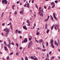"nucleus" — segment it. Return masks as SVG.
Here are the masks:
<instances>
[{
  "label": "nucleus",
  "mask_w": 60,
  "mask_h": 60,
  "mask_svg": "<svg viewBox=\"0 0 60 60\" xmlns=\"http://www.w3.org/2000/svg\"><path fill=\"white\" fill-rule=\"evenodd\" d=\"M27 38H25V40L22 42V43H23L24 42V43H25V42H27Z\"/></svg>",
  "instance_id": "20e7f679"
},
{
  "label": "nucleus",
  "mask_w": 60,
  "mask_h": 60,
  "mask_svg": "<svg viewBox=\"0 0 60 60\" xmlns=\"http://www.w3.org/2000/svg\"><path fill=\"white\" fill-rule=\"evenodd\" d=\"M45 60H49V59L48 58H46V59Z\"/></svg>",
  "instance_id": "603ef678"
},
{
  "label": "nucleus",
  "mask_w": 60,
  "mask_h": 60,
  "mask_svg": "<svg viewBox=\"0 0 60 60\" xmlns=\"http://www.w3.org/2000/svg\"><path fill=\"white\" fill-rule=\"evenodd\" d=\"M35 41H36L37 43H38V42H39L37 40H36Z\"/></svg>",
  "instance_id": "de8ad7c7"
},
{
  "label": "nucleus",
  "mask_w": 60,
  "mask_h": 60,
  "mask_svg": "<svg viewBox=\"0 0 60 60\" xmlns=\"http://www.w3.org/2000/svg\"><path fill=\"white\" fill-rule=\"evenodd\" d=\"M55 44H56L57 46H58V44L56 42V41H55L54 43Z\"/></svg>",
  "instance_id": "9d476101"
},
{
  "label": "nucleus",
  "mask_w": 60,
  "mask_h": 60,
  "mask_svg": "<svg viewBox=\"0 0 60 60\" xmlns=\"http://www.w3.org/2000/svg\"><path fill=\"white\" fill-rule=\"evenodd\" d=\"M8 41L9 42V44H11V40H10V39L9 38H8Z\"/></svg>",
  "instance_id": "0eeeda50"
},
{
  "label": "nucleus",
  "mask_w": 60,
  "mask_h": 60,
  "mask_svg": "<svg viewBox=\"0 0 60 60\" xmlns=\"http://www.w3.org/2000/svg\"><path fill=\"white\" fill-rule=\"evenodd\" d=\"M54 4H55L54 3V2H52L51 3V5H54Z\"/></svg>",
  "instance_id": "aec40b11"
},
{
  "label": "nucleus",
  "mask_w": 60,
  "mask_h": 60,
  "mask_svg": "<svg viewBox=\"0 0 60 60\" xmlns=\"http://www.w3.org/2000/svg\"><path fill=\"white\" fill-rule=\"evenodd\" d=\"M46 50L45 49H43L42 50V51H44V52L45 51H46Z\"/></svg>",
  "instance_id": "a19ab883"
},
{
  "label": "nucleus",
  "mask_w": 60,
  "mask_h": 60,
  "mask_svg": "<svg viewBox=\"0 0 60 60\" xmlns=\"http://www.w3.org/2000/svg\"><path fill=\"white\" fill-rule=\"evenodd\" d=\"M10 30L9 29L7 28H6L4 29L3 31H6V32H7V33H9V32H10Z\"/></svg>",
  "instance_id": "f03ea898"
},
{
  "label": "nucleus",
  "mask_w": 60,
  "mask_h": 60,
  "mask_svg": "<svg viewBox=\"0 0 60 60\" xmlns=\"http://www.w3.org/2000/svg\"><path fill=\"white\" fill-rule=\"evenodd\" d=\"M55 13H54L53 14V17L54 18V19H56L57 20V19L56 18V15H55Z\"/></svg>",
  "instance_id": "423d86ee"
},
{
  "label": "nucleus",
  "mask_w": 60,
  "mask_h": 60,
  "mask_svg": "<svg viewBox=\"0 0 60 60\" xmlns=\"http://www.w3.org/2000/svg\"><path fill=\"white\" fill-rule=\"evenodd\" d=\"M5 2L6 4H7V1L6 0H3L2 1V4H4V3Z\"/></svg>",
  "instance_id": "7ed1b4c3"
},
{
  "label": "nucleus",
  "mask_w": 60,
  "mask_h": 60,
  "mask_svg": "<svg viewBox=\"0 0 60 60\" xmlns=\"http://www.w3.org/2000/svg\"><path fill=\"white\" fill-rule=\"evenodd\" d=\"M1 46H3V44H1Z\"/></svg>",
  "instance_id": "e2e57ef3"
},
{
  "label": "nucleus",
  "mask_w": 60,
  "mask_h": 60,
  "mask_svg": "<svg viewBox=\"0 0 60 60\" xmlns=\"http://www.w3.org/2000/svg\"><path fill=\"white\" fill-rule=\"evenodd\" d=\"M27 25L28 26H30V24L29 23L27 24Z\"/></svg>",
  "instance_id": "8fccbe9b"
},
{
  "label": "nucleus",
  "mask_w": 60,
  "mask_h": 60,
  "mask_svg": "<svg viewBox=\"0 0 60 60\" xmlns=\"http://www.w3.org/2000/svg\"><path fill=\"white\" fill-rule=\"evenodd\" d=\"M56 27H57L58 28V26H58V25H56Z\"/></svg>",
  "instance_id": "79ce46f5"
},
{
  "label": "nucleus",
  "mask_w": 60,
  "mask_h": 60,
  "mask_svg": "<svg viewBox=\"0 0 60 60\" xmlns=\"http://www.w3.org/2000/svg\"><path fill=\"white\" fill-rule=\"evenodd\" d=\"M50 43L51 46H52V47L53 48H54L55 47H54V45H53V39L51 40Z\"/></svg>",
  "instance_id": "f257e3e1"
},
{
  "label": "nucleus",
  "mask_w": 60,
  "mask_h": 60,
  "mask_svg": "<svg viewBox=\"0 0 60 60\" xmlns=\"http://www.w3.org/2000/svg\"><path fill=\"white\" fill-rule=\"evenodd\" d=\"M48 42H46V46H48Z\"/></svg>",
  "instance_id": "3c124183"
},
{
  "label": "nucleus",
  "mask_w": 60,
  "mask_h": 60,
  "mask_svg": "<svg viewBox=\"0 0 60 60\" xmlns=\"http://www.w3.org/2000/svg\"><path fill=\"white\" fill-rule=\"evenodd\" d=\"M23 11H24V9L23 8H22V11H20V14H22H22Z\"/></svg>",
  "instance_id": "39448f33"
},
{
  "label": "nucleus",
  "mask_w": 60,
  "mask_h": 60,
  "mask_svg": "<svg viewBox=\"0 0 60 60\" xmlns=\"http://www.w3.org/2000/svg\"><path fill=\"white\" fill-rule=\"evenodd\" d=\"M26 0H24L23 1V3H25V2H26Z\"/></svg>",
  "instance_id": "680f3d73"
},
{
  "label": "nucleus",
  "mask_w": 60,
  "mask_h": 60,
  "mask_svg": "<svg viewBox=\"0 0 60 60\" xmlns=\"http://www.w3.org/2000/svg\"><path fill=\"white\" fill-rule=\"evenodd\" d=\"M55 58V57L54 56H53L52 58H51L52 59H51V60H52V59H54V58Z\"/></svg>",
  "instance_id": "7c9ffc66"
},
{
  "label": "nucleus",
  "mask_w": 60,
  "mask_h": 60,
  "mask_svg": "<svg viewBox=\"0 0 60 60\" xmlns=\"http://www.w3.org/2000/svg\"><path fill=\"white\" fill-rule=\"evenodd\" d=\"M18 33H19V34H20V33H21V32L20 31H18Z\"/></svg>",
  "instance_id": "a18cd8bd"
},
{
  "label": "nucleus",
  "mask_w": 60,
  "mask_h": 60,
  "mask_svg": "<svg viewBox=\"0 0 60 60\" xmlns=\"http://www.w3.org/2000/svg\"><path fill=\"white\" fill-rule=\"evenodd\" d=\"M32 41H30L29 44H30V45H32Z\"/></svg>",
  "instance_id": "dca6fc26"
},
{
  "label": "nucleus",
  "mask_w": 60,
  "mask_h": 60,
  "mask_svg": "<svg viewBox=\"0 0 60 60\" xmlns=\"http://www.w3.org/2000/svg\"><path fill=\"white\" fill-rule=\"evenodd\" d=\"M4 44H5V45H7L6 43V42L5 41H4Z\"/></svg>",
  "instance_id": "c03bdc74"
},
{
  "label": "nucleus",
  "mask_w": 60,
  "mask_h": 60,
  "mask_svg": "<svg viewBox=\"0 0 60 60\" xmlns=\"http://www.w3.org/2000/svg\"><path fill=\"white\" fill-rule=\"evenodd\" d=\"M1 34L3 36H4V33H2Z\"/></svg>",
  "instance_id": "0e129e2a"
},
{
  "label": "nucleus",
  "mask_w": 60,
  "mask_h": 60,
  "mask_svg": "<svg viewBox=\"0 0 60 60\" xmlns=\"http://www.w3.org/2000/svg\"><path fill=\"white\" fill-rule=\"evenodd\" d=\"M47 57H49V54H47Z\"/></svg>",
  "instance_id": "ea45409f"
},
{
  "label": "nucleus",
  "mask_w": 60,
  "mask_h": 60,
  "mask_svg": "<svg viewBox=\"0 0 60 60\" xmlns=\"http://www.w3.org/2000/svg\"><path fill=\"white\" fill-rule=\"evenodd\" d=\"M55 4L53 5V6L52 7V8H54V7H55Z\"/></svg>",
  "instance_id": "e433bc0d"
},
{
  "label": "nucleus",
  "mask_w": 60,
  "mask_h": 60,
  "mask_svg": "<svg viewBox=\"0 0 60 60\" xmlns=\"http://www.w3.org/2000/svg\"><path fill=\"white\" fill-rule=\"evenodd\" d=\"M36 34V35H39V34H40V32H37Z\"/></svg>",
  "instance_id": "6ab92c4d"
},
{
  "label": "nucleus",
  "mask_w": 60,
  "mask_h": 60,
  "mask_svg": "<svg viewBox=\"0 0 60 60\" xmlns=\"http://www.w3.org/2000/svg\"><path fill=\"white\" fill-rule=\"evenodd\" d=\"M55 3H58V1L55 0Z\"/></svg>",
  "instance_id": "72a5a7b5"
},
{
  "label": "nucleus",
  "mask_w": 60,
  "mask_h": 60,
  "mask_svg": "<svg viewBox=\"0 0 60 60\" xmlns=\"http://www.w3.org/2000/svg\"><path fill=\"white\" fill-rule=\"evenodd\" d=\"M16 55L17 56H19V53L18 52H16Z\"/></svg>",
  "instance_id": "c756f323"
},
{
  "label": "nucleus",
  "mask_w": 60,
  "mask_h": 60,
  "mask_svg": "<svg viewBox=\"0 0 60 60\" xmlns=\"http://www.w3.org/2000/svg\"><path fill=\"white\" fill-rule=\"evenodd\" d=\"M57 41L58 43H59V39H58L57 40Z\"/></svg>",
  "instance_id": "338daca9"
},
{
  "label": "nucleus",
  "mask_w": 60,
  "mask_h": 60,
  "mask_svg": "<svg viewBox=\"0 0 60 60\" xmlns=\"http://www.w3.org/2000/svg\"><path fill=\"white\" fill-rule=\"evenodd\" d=\"M51 54V51H50L49 52V54H50V55Z\"/></svg>",
  "instance_id": "5fc2aeb1"
},
{
  "label": "nucleus",
  "mask_w": 60,
  "mask_h": 60,
  "mask_svg": "<svg viewBox=\"0 0 60 60\" xmlns=\"http://www.w3.org/2000/svg\"><path fill=\"white\" fill-rule=\"evenodd\" d=\"M32 46V45H31L30 44H29V45H28V48H29L31 47V46Z\"/></svg>",
  "instance_id": "f3484780"
},
{
  "label": "nucleus",
  "mask_w": 60,
  "mask_h": 60,
  "mask_svg": "<svg viewBox=\"0 0 60 60\" xmlns=\"http://www.w3.org/2000/svg\"><path fill=\"white\" fill-rule=\"evenodd\" d=\"M44 8H45V9H46V6L45 5L44 6Z\"/></svg>",
  "instance_id": "6e6d98bb"
},
{
  "label": "nucleus",
  "mask_w": 60,
  "mask_h": 60,
  "mask_svg": "<svg viewBox=\"0 0 60 60\" xmlns=\"http://www.w3.org/2000/svg\"><path fill=\"white\" fill-rule=\"evenodd\" d=\"M55 26V25H53L51 27V30H52L53 29V28H54V27Z\"/></svg>",
  "instance_id": "a211bd4d"
},
{
  "label": "nucleus",
  "mask_w": 60,
  "mask_h": 60,
  "mask_svg": "<svg viewBox=\"0 0 60 60\" xmlns=\"http://www.w3.org/2000/svg\"><path fill=\"white\" fill-rule=\"evenodd\" d=\"M8 32H6V33L5 36H6V37H7V35L8 34Z\"/></svg>",
  "instance_id": "412c9836"
},
{
  "label": "nucleus",
  "mask_w": 60,
  "mask_h": 60,
  "mask_svg": "<svg viewBox=\"0 0 60 60\" xmlns=\"http://www.w3.org/2000/svg\"><path fill=\"white\" fill-rule=\"evenodd\" d=\"M42 41H43V40H40L39 41V43H41V42Z\"/></svg>",
  "instance_id": "4be33fe9"
},
{
  "label": "nucleus",
  "mask_w": 60,
  "mask_h": 60,
  "mask_svg": "<svg viewBox=\"0 0 60 60\" xmlns=\"http://www.w3.org/2000/svg\"><path fill=\"white\" fill-rule=\"evenodd\" d=\"M27 23H28V24H29V23H30V22H29V20H28L27 21Z\"/></svg>",
  "instance_id": "2f4dec72"
},
{
  "label": "nucleus",
  "mask_w": 60,
  "mask_h": 60,
  "mask_svg": "<svg viewBox=\"0 0 60 60\" xmlns=\"http://www.w3.org/2000/svg\"><path fill=\"white\" fill-rule=\"evenodd\" d=\"M4 25H5V24L4 23H3L2 24V26H4Z\"/></svg>",
  "instance_id": "774afa93"
},
{
  "label": "nucleus",
  "mask_w": 60,
  "mask_h": 60,
  "mask_svg": "<svg viewBox=\"0 0 60 60\" xmlns=\"http://www.w3.org/2000/svg\"><path fill=\"white\" fill-rule=\"evenodd\" d=\"M32 3H34V0H32Z\"/></svg>",
  "instance_id": "09e8293b"
},
{
  "label": "nucleus",
  "mask_w": 60,
  "mask_h": 60,
  "mask_svg": "<svg viewBox=\"0 0 60 60\" xmlns=\"http://www.w3.org/2000/svg\"><path fill=\"white\" fill-rule=\"evenodd\" d=\"M51 8V7L50 6H49L48 8V10H50V8Z\"/></svg>",
  "instance_id": "393cba45"
},
{
  "label": "nucleus",
  "mask_w": 60,
  "mask_h": 60,
  "mask_svg": "<svg viewBox=\"0 0 60 60\" xmlns=\"http://www.w3.org/2000/svg\"><path fill=\"white\" fill-rule=\"evenodd\" d=\"M8 60L9 59V56H8L6 58Z\"/></svg>",
  "instance_id": "f704fd0d"
},
{
  "label": "nucleus",
  "mask_w": 60,
  "mask_h": 60,
  "mask_svg": "<svg viewBox=\"0 0 60 60\" xmlns=\"http://www.w3.org/2000/svg\"><path fill=\"white\" fill-rule=\"evenodd\" d=\"M11 23L10 22V23H9L8 24V26H9V25H11Z\"/></svg>",
  "instance_id": "864d4df0"
},
{
  "label": "nucleus",
  "mask_w": 60,
  "mask_h": 60,
  "mask_svg": "<svg viewBox=\"0 0 60 60\" xmlns=\"http://www.w3.org/2000/svg\"><path fill=\"white\" fill-rule=\"evenodd\" d=\"M36 8H37V9H38V7L37 6H36Z\"/></svg>",
  "instance_id": "69168bd1"
},
{
  "label": "nucleus",
  "mask_w": 60,
  "mask_h": 60,
  "mask_svg": "<svg viewBox=\"0 0 60 60\" xmlns=\"http://www.w3.org/2000/svg\"><path fill=\"white\" fill-rule=\"evenodd\" d=\"M7 46L8 48H10V47H11V44H8Z\"/></svg>",
  "instance_id": "f8f14e48"
},
{
  "label": "nucleus",
  "mask_w": 60,
  "mask_h": 60,
  "mask_svg": "<svg viewBox=\"0 0 60 60\" xmlns=\"http://www.w3.org/2000/svg\"><path fill=\"white\" fill-rule=\"evenodd\" d=\"M49 30L48 29H47V31H46V33L47 34H48L49 32Z\"/></svg>",
  "instance_id": "b1692460"
},
{
  "label": "nucleus",
  "mask_w": 60,
  "mask_h": 60,
  "mask_svg": "<svg viewBox=\"0 0 60 60\" xmlns=\"http://www.w3.org/2000/svg\"><path fill=\"white\" fill-rule=\"evenodd\" d=\"M41 13V14H42V16L43 15V13H42V12H41V11H40L39 12V13H38V14H40V13Z\"/></svg>",
  "instance_id": "ddd939ff"
},
{
  "label": "nucleus",
  "mask_w": 60,
  "mask_h": 60,
  "mask_svg": "<svg viewBox=\"0 0 60 60\" xmlns=\"http://www.w3.org/2000/svg\"><path fill=\"white\" fill-rule=\"evenodd\" d=\"M23 29H25L26 30H27V29L26 28V26H23Z\"/></svg>",
  "instance_id": "6e6552de"
},
{
  "label": "nucleus",
  "mask_w": 60,
  "mask_h": 60,
  "mask_svg": "<svg viewBox=\"0 0 60 60\" xmlns=\"http://www.w3.org/2000/svg\"><path fill=\"white\" fill-rule=\"evenodd\" d=\"M18 31V30H16V31H15V34H17Z\"/></svg>",
  "instance_id": "c85d7f7f"
},
{
  "label": "nucleus",
  "mask_w": 60,
  "mask_h": 60,
  "mask_svg": "<svg viewBox=\"0 0 60 60\" xmlns=\"http://www.w3.org/2000/svg\"><path fill=\"white\" fill-rule=\"evenodd\" d=\"M49 16H48L47 17V19H49Z\"/></svg>",
  "instance_id": "052dcab7"
},
{
  "label": "nucleus",
  "mask_w": 60,
  "mask_h": 60,
  "mask_svg": "<svg viewBox=\"0 0 60 60\" xmlns=\"http://www.w3.org/2000/svg\"><path fill=\"white\" fill-rule=\"evenodd\" d=\"M11 45L12 44V45H14V43L12 42L11 43Z\"/></svg>",
  "instance_id": "58836bf2"
},
{
  "label": "nucleus",
  "mask_w": 60,
  "mask_h": 60,
  "mask_svg": "<svg viewBox=\"0 0 60 60\" xmlns=\"http://www.w3.org/2000/svg\"><path fill=\"white\" fill-rule=\"evenodd\" d=\"M30 58L31 59H34V56H31Z\"/></svg>",
  "instance_id": "bb28decb"
},
{
  "label": "nucleus",
  "mask_w": 60,
  "mask_h": 60,
  "mask_svg": "<svg viewBox=\"0 0 60 60\" xmlns=\"http://www.w3.org/2000/svg\"><path fill=\"white\" fill-rule=\"evenodd\" d=\"M11 15H10L9 16V20H10L11 21H12V19H11Z\"/></svg>",
  "instance_id": "9b49d317"
},
{
  "label": "nucleus",
  "mask_w": 60,
  "mask_h": 60,
  "mask_svg": "<svg viewBox=\"0 0 60 60\" xmlns=\"http://www.w3.org/2000/svg\"><path fill=\"white\" fill-rule=\"evenodd\" d=\"M26 5H27V6H26V7L27 8H29V4L28 3H27Z\"/></svg>",
  "instance_id": "1a4fd4ad"
},
{
  "label": "nucleus",
  "mask_w": 60,
  "mask_h": 60,
  "mask_svg": "<svg viewBox=\"0 0 60 60\" xmlns=\"http://www.w3.org/2000/svg\"><path fill=\"white\" fill-rule=\"evenodd\" d=\"M34 60H38V59L37 58H35L34 59Z\"/></svg>",
  "instance_id": "c9c22d12"
},
{
  "label": "nucleus",
  "mask_w": 60,
  "mask_h": 60,
  "mask_svg": "<svg viewBox=\"0 0 60 60\" xmlns=\"http://www.w3.org/2000/svg\"><path fill=\"white\" fill-rule=\"evenodd\" d=\"M13 52H11L10 53V55H12L13 54Z\"/></svg>",
  "instance_id": "49530a36"
},
{
  "label": "nucleus",
  "mask_w": 60,
  "mask_h": 60,
  "mask_svg": "<svg viewBox=\"0 0 60 60\" xmlns=\"http://www.w3.org/2000/svg\"><path fill=\"white\" fill-rule=\"evenodd\" d=\"M20 49H22V47H20L19 48Z\"/></svg>",
  "instance_id": "13d9d810"
},
{
  "label": "nucleus",
  "mask_w": 60,
  "mask_h": 60,
  "mask_svg": "<svg viewBox=\"0 0 60 60\" xmlns=\"http://www.w3.org/2000/svg\"><path fill=\"white\" fill-rule=\"evenodd\" d=\"M45 29L47 30L48 28V27H47V24H46L45 26Z\"/></svg>",
  "instance_id": "2eb2a0df"
},
{
  "label": "nucleus",
  "mask_w": 60,
  "mask_h": 60,
  "mask_svg": "<svg viewBox=\"0 0 60 60\" xmlns=\"http://www.w3.org/2000/svg\"><path fill=\"white\" fill-rule=\"evenodd\" d=\"M42 46L43 49H45V46H44V45L43 44V43H42Z\"/></svg>",
  "instance_id": "5701e85b"
},
{
  "label": "nucleus",
  "mask_w": 60,
  "mask_h": 60,
  "mask_svg": "<svg viewBox=\"0 0 60 60\" xmlns=\"http://www.w3.org/2000/svg\"><path fill=\"white\" fill-rule=\"evenodd\" d=\"M17 11H15V12H14V13L15 14H17Z\"/></svg>",
  "instance_id": "37998d69"
},
{
  "label": "nucleus",
  "mask_w": 60,
  "mask_h": 60,
  "mask_svg": "<svg viewBox=\"0 0 60 60\" xmlns=\"http://www.w3.org/2000/svg\"><path fill=\"white\" fill-rule=\"evenodd\" d=\"M49 19H46V20H45V21H48V20Z\"/></svg>",
  "instance_id": "bf43d9fd"
},
{
  "label": "nucleus",
  "mask_w": 60,
  "mask_h": 60,
  "mask_svg": "<svg viewBox=\"0 0 60 60\" xmlns=\"http://www.w3.org/2000/svg\"><path fill=\"white\" fill-rule=\"evenodd\" d=\"M19 2H20L19 1H17V3L18 4L19 3Z\"/></svg>",
  "instance_id": "4d7b16f0"
},
{
  "label": "nucleus",
  "mask_w": 60,
  "mask_h": 60,
  "mask_svg": "<svg viewBox=\"0 0 60 60\" xmlns=\"http://www.w3.org/2000/svg\"><path fill=\"white\" fill-rule=\"evenodd\" d=\"M4 49H5V50H7V47H6V46H4Z\"/></svg>",
  "instance_id": "4468645a"
},
{
  "label": "nucleus",
  "mask_w": 60,
  "mask_h": 60,
  "mask_svg": "<svg viewBox=\"0 0 60 60\" xmlns=\"http://www.w3.org/2000/svg\"><path fill=\"white\" fill-rule=\"evenodd\" d=\"M25 60H28V58H27V56H26L25 57Z\"/></svg>",
  "instance_id": "a878e982"
},
{
  "label": "nucleus",
  "mask_w": 60,
  "mask_h": 60,
  "mask_svg": "<svg viewBox=\"0 0 60 60\" xmlns=\"http://www.w3.org/2000/svg\"><path fill=\"white\" fill-rule=\"evenodd\" d=\"M50 17H51L52 20H53V18L52 17V16H50Z\"/></svg>",
  "instance_id": "cd10ccee"
},
{
  "label": "nucleus",
  "mask_w": 60,
  "mask_h": 60,
  "mask_svg": "<svg viewBox=\"0 0 60 60\" xmlns=\"http://www.w3.org/2000/svg\"><path fill=\"white\" fill-rule=\"evenodd\" d=\"M41 7H40L39 8V9H38V11H40L41 10Z\"/></svg>",
  "instance_id": "473e14b6"
},
{
  "label": "nucleus",
  "mask_w": 60,
  "mask_h": 60,
  "mask_svg": "<svg viewBox=\"0 0 60 60\" xmlns=\"http://www.w3.org/2000/svg\"><path fill=\"white\" fill-rule=\"evenodd\" d=\"M16 46L17 47H19V46L18 45V44H17V43H16Z\"/></svg>",
  "instance_id": "4c0bfd02"
}]
</instances>
